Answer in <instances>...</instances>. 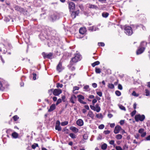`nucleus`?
I'll list each match as a JSON object with an SVG mask.
<instances>
[{
  "label": "nucleus",
  "instance_id": "f257e3e1",
  "mask_svg": "<svg viewBox=\"0 0 150 150\" xmlns=\"http://www.w3.org/2000/svg\"><path fill=\"white\" fill-rule=\"evenodd\" d=\"M8 85L6 82L3 79H0V90L4 91L5 88L7 87Z\"/></svg>",
  "mask_w": 150,
  "mask_h": 150
},
{
  "label": "nucleus",
  "instance_id": "f03ea898",
  "mask_svg": "<svg viewBox=\"0 0 150 150\" xmlns=\"http://www.w3.org/2000/svg\"><path fill=\"white\" fill-rule=\"evenodd\" d=\"M80 55L77 54L74 57L72 58L70 61V65L71 66L80 60Z\"/></svg>",
  "mask_w": 150,
  "mask_h": 150
},
{
  "label": "nucleus",
  "instance_id": "7ed1b4c3",
  "mask_svg": "<svg viewBox=\"0 0 150 150\" xmlns=\"http://www.w3.org/2000/svg\"><path fill=\"white\" fill-rule=\"evenodd\" d=\"M145 119V116L144 115H140L139 114L136 115L135 116V119L137 122L139 121L142 122Z\"/></svg>",
  "mask_w": 150,
  "mask_h": 150
},
{
  "label": "nucleus",
  "instance_id": "20e7f679",
  "mask_svg": "<svg viewBox=\"0 0 150 150\" xmlns=\"http://www.w3.org/2000/svg\"><path fill=\"white\" fill-rule=\"evenodd\" d=\"M124 32L129 36L131 35L133 33L132 28L129 26H127L125 28Z\"/></svg>",
  "mask_w": 150,
  "mask_h": 150
},
{
  "label": "nucleus",
  "instance_id": "39448f33",
  "mask_svg": "<svg viewBox=\"0 0 150 150\" xmlns=\"http://www.w3.org/2000/svg\"><path fill=\"white\" fill-rule=\"evenodd\" d=\"M69 9L71 11H73L74 10L75 8V4L72 2L69 1L68 2Z\"/></svg>",
  "mask_w": 150,
  "mask_h": 150
},
{
  "label": "nucleus",
  "instance_id": "423d86ee",
  "mask_svg": "<svg viewBox=\"0 0 150 150\" xmlns=\"http://www.w3.org/2000/svg\"><path fill=\"white\" fill-rule=\"evenodd\" d=\"M42 54L45 59L47 58L49 59H51L53 55L52 53L51 52H50L49 53H46L43 52L42 53Z\"/></svg>",
  "mask_w": 150,
  "mask_h": 150
},
{
  "label": "nucleus",
  "instance_id": "0eeeda50",
  "mask_svg": "<svg viewBox=\"0 0 150 150\" xmlns=\"http://www.w3.org/2000/svg\"><path fill=\"white\" fill-rule=\"evenodd\" d=\"M62 91L59 89H54L53 91V94L55 96H58L62 93Z\"/></svg>",
  "mask_w": 150,
  "mask_h": 150
},
{
  "label": "nucleus",
  "instance_id": "6e6552de",
  "mask_svg": "<svg viewBox=\"0 0 150 150\" xmlns=\"http://www.w3.org/2000/svg\"><path fill=\"white\" fill-rule=\"evenodd\" d=\"M77 97L78 98V101L79 102L82 104H86V103L83 101L82 100L84 99V97L83 96L80 95L77 96Z\"/></svg>",
  "mask_w": 150,
  "mask_h": 150
},
{
  "label": "nucleus",
  "instance_id": "1a4fd4ad",
  "mask_svg": "<svg viewBox=\"0 0 150 150\" xmlns=\"http://www.w3.org/2000/svg\"><path fill=\"white\" fill-rule=\"evenodd\" d=\"M60 122L59 120H57L56 121L55 129L58 131H61L62 130V128L60 126Z\"/></svg>",
  "mask_w": 150,
  "mask_h": 150
},
{
  "label": "nucleus",
  "instance_id": "9d476101",
  "mask_svg": "<svg viewBox=\"0 0 150 150\" xmlns=\"http://www.w3.org/2000/svg\"><path fill=\"white\" fill-rule=\"evenodd\" d=\"M122 129L121 127L119 125H117L115 128L114 132L115 134H117L119 133L120 130Z\"/></svg>",
  "mask_w": 150,
  "mask_h": 150
},
{
  "label": "nucleus",
  "instance_id": "9b49d317",
  "mask_svg": "<svg viewBox=\"0 0 150 150\" xmlns=\"http://www.w3.org/2000/svg\"><path fill=\"white\" fill-rule=\"evenodd\" d=\"M144 131V129L142 128L140 129L138 131L139 133L141 134L142 137H144L146 135V132Z\"/></svg>",
  "mask_w": 150,
  "mask_h": 150
},
{
  "label": "nucleus",
  "instance_id": "f8f14e48",
  "mask_svg": "<svg viewBox=\"0 0 150 150\" xmlns=\"http://www.w3.org/2000/svg\"><path fill=\"white\" fill-rule=\"evenodd\" d=\"M71 12H72L71 13V16L73 18H75L76 16H78L79 13V11H73Z\"/></svg>",
  "mask_w": 150,
  "mask_h": 150
},
{
  "label": "nucleus",
  "instance_id": "ddd939ff",
  "mask_svg": "<svg viewBox=\"0 0 150 150\" xmlns=\"http://www.w3.org/2000/svg\"><path fill=\"white\" fill-rule=\"evenodd\" d=\"M146 45L147 42H146L143 41L141 43L139 47L142 49H144V50H145L146 46Z\"/></svg>",
  "mask_w": 150,
  "mask_h": 150
},
{
  "label": "nucleus",
  "instance_id": "4468645a",
  "mask_svg": "<svg viewBox=\"0 0 150 150\" xmlns=\"http://www.w3.org/2000/svg\"><path fill=\"white\" fill-rule=\"evenodd\" d=\"M87 116L91 117L92 119H94L95 115L90 110L88 112Z\"/></svg>",
  "mask_w": 150,
  "mask_h": 150
},
{
  "label": "nucleus",
  "instance_id": "2eb2a0df",
  "mask_svg": "<svg viewBox=\"0 0 150 150\" xmlns=\"http://www.w3.org/2000/svg\"><path fill=\"white\" fill-rule=\"evenodd\" d=\"M76 98V96L75 95H72L71 96L70 99V101L73 104L75 103V101Z\"/></svg>",
  "mask_w": 150,
  "mask_h": 150
},
{
  "label": "nucleus",
  "instance_id": "dca6fc26",
  "mask_svg": "<svg viewBox=\"0 0 150 150\" xmlns=\"http://www.w3.org/2000/svg\"><path fill=\"white\" fill-rule=\"evenodd\" d=\"M76 124L79 126H81L83 125V122L81 119L78 120L76 121Z\"/></svg>",
  "mask_w": 150,
  "mask_h": 150
},
{
  "label": "nucleus",
  "instance_id": "f3484780",
  "mask_svg": "<svg viewBox=\"0 0 150 150\" xmlns=\"http://www.w3.org/2000/svg\"><path fill=\"white\" fill-rule=\"evenodd\" d=\"M56 105L54 104H52L50 106V109L48 110V111L49 112H51L56 109Z\"/></svg>",
  "mask_w": 150,
  "mask_h": 150
},
{
  "label": "nucleus",
  "instance_id": "a211bd4d",
  "mask_svg": "<svg viewBox=\"0 0 150 150\" xmlns=\"http://www.w3.org/2000/svg\"><path fill=\"white\" fill-rule=\"evenodd\" d=\"M145 50L144 49H142L141 48L139 47L137 50L136 52V54H137L138 55L142 53Z\"/></svg>",
  "mask_w": 150,
  "mask_h": 150
},
{
  "label": "nucleus",
  "instance_id": "6ab92c4d",
  "mask_svg": "<svg viewBox=\"0 0 150 150\" xmlns=\"http://www.w3.org/2000/svg\"><path fill=\"white\" fill-rule=\"evenodd\" d=\"M86 31V29L85 28H80L79 32L81 34H83L85 33Z\"/></svg>",
  "mask_w": 150,
  "mask_h": 150
},
{
  "label": "nucleus",
  "instance_id": "aec40b11",
  "mask_svg": "<svg viewBox=\"0 0 150 150\" xmlns=\"http://www.w3.org/2000/svg\"><path fill=\"white\" fill-rule=\"evenodd\" d=\"M70 129L71 130L72 132L76 133L78 132L79 131V129L78 128L74 127H70Z\"/></svg>",
  "mask_w": 150,
  "mask_h": 150
},
{
  "label": "nucleus",
  "instance_id": "412c9836",
  "mask_svg": "<svg viewBox=\"0 0 150 150\" xmlns=\"http://www.w3.org/2000/svg\"><path fill=\"white\" fill-rule=\"evenodd\" d=\"M57 70L59 72H60L62 70V63L59 62L57 67Z\"/></svg>",
  "mask_w": 150,
  "mask_h": 150
},
{
  "label": "nucleus",
  "instance_id": "4be33fe9",
  "mask_svg": "<svg viewBox=\"0 0 150 150\" xmlns=\"http://www.w3.org/2000/svg\"><path fill=\"white\" fill-rule=\"evenodd\" d=\"M95 107L96 109V111L98 112H99L100 110V108L99 106V104H96L95 105Z\"/></svg>",
  "mask_w": 150,
  "mask_h": 150
},
{
  "label": "nucleus",
  "instance_id": "5701e85b",
  "mask_svg": "<svg viewBox=\"0 0 150 150\" xmlns=\"http://www.w3.org/2000/svg\"><path fill=\"white\" fill-rule=\"evenodd\" d=\"M109 14L108 13L106 12H104L102 13V16L103 17L106 18L109 16Z\"/></svg>",
  "mask_w": 150,
  "mask_h": 150
},
{
  "label": "nucleus",
  "instance_id": "b1692460",
  "mask_svg": "<svg viewBox=\"0 0 150 150\" xmlns=\"http://www.w3.org/2000/svg\"><path fill=\"white\" fill-rule=\"evenodd\" d=\"M100 62L98 61H96L91 64V65L93 67H95L96 66L99 65Z\"/></svg>",
  "mask_w": 150,
  "mask_h": 150
},
{
  "label": "nucleus",
  "instance_id": "393cba45",
  "mask_svg": "<svg viewBox=\"0 0 150 150\" xmlns=\"http://www.w3.org/2000/svg\"><path fill=\"white\" fill-rule=\"evenodd\" d=\"M83 89H84V91H90L89 86L88 85H86L83 87Z\"/></svg>",
  "mask_w": 150,
  "mask_h": 150
},
{
  "label": "nucleus",
  "instance_id": "a878e982",
  "mask_svg": "<svg viewBox=\"0 0 150 150\" xmlns=\"http://www.w3.org/2000/svg\"><path fill=\"white\" fill-rule=\"evenodd\" d=\"M13 137L14 138H16L18 137V134L16 132L13 133L12 134Z\"/></svg>",
  "mask_w": 150,
  "mask_h": 150
},
{
  "label": "nucleus",
  "instance_id": "bb28decb",
  "mask_svg": "<svg viewBox=\"0 0 150 150\" xmlns=\"http://www.w3.org/2000/svg\"><path fill=\"white\" fill-rule=\"evenodd\" d=\"M107 147V145L106 144L104 143L101 145V148L102 149L105 150L106 149Z\"/></svg>",
  "mask_w": 150,
  "mask_h": 150
},
{
  "label": "nucleus",
  "instance_id": "cd10ccee",
  "mask_svg": "<svg viewBox=\"0 0 150 150\" xmlns=\"http://www.w3.org/2000/svg\"><path fill=\"white\" fill-rule=\"evenodd\" d=\"M115 138L117 139H120L122 138V136L120 134H118L116 136Z\"/></svg>",
  "mask_w": 150,
  "mask_h": 150
},
{
  "label": "nucleus",
  "instance_id": "c85d7f7f",
  "mask_svg": "<svg viewBox=\"0 0 150 150\" xmlns=\"http://www.w3.org/2000/svg\"><path fill=\"white\" fill-rule=\"evenodd\" d=\"M95 72L96 73L99 74L101 72V69L100 68H95Z\"/></svg>",
  "mask_w": 150,
  "mask_h": 150
},
{
  "label": "nucleus",
  "instance_id": "c756f323",
  "mask_svg": "<svg viewBox=\"0 0 150 150\" xmlns=\"http://www.w3.org/2000/svg\"><path fill=\"white\" fill-rule=\"evenodd\" d=\"M88 7L90 8H92L96 9L97 8V7L96 6L92 4L89 5L88 6Z\"/></svg>",
  "mask_w": 150,
  "mask_h": 150
},
{
  "label": "nucleus",
  "instance_id": "7c9ffc66",
  "mask_svg": "<svg viewBox=\"0 0 150 150\" xmlns=\"http://www.w3.org/2000/svg\"><path fill=\"white\" fill-rule=\"evenodd\" d=\"M4 49V47H3L2 48L0 47V51L2 52L3 54H6L7 51L6 50L5 51Z\"/></svg>",
  "mask_w": 150,
  "mask_h": 150
},
{
  "label": "nucleus",
  "instance_id": "2f4dec72",
  "mask_svg": "<svg viewBox=\"0 0 150 150\" xmlns=\"http://www.w3.org/2000/svg\"><path fill=\"white\" fill-rule=\"evenodd\" d=\"M69 135V136L72 139H75L76 138V135L73 133H70Z\"/></svg>",
  "mask_w": 150,
  "mask_h": 150
},
{
  "label": "nucleus",
  "instance_id": "473e14b6",
  "mask_svg": "<svg viewBox=\"0 0 150 150\" xmlns=\"http://www.w3.org/2000/svg\"><path fill=\"white\" fill-rule=\"evenodd\" d=\"M146 95L147 96H150V91L148 89L145 90Z\"/></svg>",
  "mask_w": 150,
  "mask_h": 150
},
{
  "label": "nucleus",
  "instance_id": "72a5a7b5",
  "mask_svg": "<svg viewBox=\"0 0 150 150\" xmlns=\"http://www.w3.org/2000/svg\"><path fill=\"white\" fill-rule=\"evenodd\" d=\"M68 123V121H65L62 122L61 123V125L62 126H64L65 125H67Z\"/></svg>",
  "mask_w": 150,
  "mask_h": 150
},
{
  "label": "nucleus",
  "instance_id": "f704fd0d",
  "mask_svg": "<svg viewBox=\"0 0 150 150\" xmlns=\"http://www.w3.org/2000/svg\"><path fill=\"white\" fill-rule=\"evenodd\" d=\"M51 17L53 21L55 20L57 18V16L54 14L52 15Z\"/></svg>",
  "mask_w": 150,
  "mask_h": 150
},
{
  "label": "nucleus",
  "instance_id": "c9c22d12",
  "mask_svg": "<svg viewBox=\"0 0 150 150\" xmlns=\"http://www.w3.org/2000/svg\"><path fill=\"white\" fill-rule=\"evenodd\" d=\"M116 95L117 96H120L121 95V93L118 91H116L115 92Z\"/></svg>",
  "mask_w": 150,
  "mask_h": 150
},
{
  "label": "nucleus",
  "instance_id": "e433bc0d",
  "mask_svg": "<svg viewBox=\"0 0 150 150\" xmlns=\"http://www.w3.org/2000/svg\"><path fill=\"white\" fill-rule=\"evenodd\" d=\"M88 30L91 31L95 30L94 29V26L89 27L88 28Z\"/></svg>",
  "mask_w": 150,
  "mask_h": 150
},
{
  "label": "nucleus",
  "instance_id": "4c0bfd02",
  "mask_svg": "<svg viewBox=\"0 0 150 150\" xmlns=\"http://www.w3.org/2000/svg\"><path fill=\"white\" fill-rule=\"evenodd\" d=\"M108 87L111 89H113L114 88V86L112 84L109 83L108 84Z\"/></svg>",
  "mask_w": 150,
  "mask_h": 150
},
{
  "label": "nucleus",
  "instance_id": "58836bf2",
  "mask_svg": "<svg viewBox=\"0 0 150 150\" xmlns=\"http://www.w3.org/2000/svg\"><path fill=\"white\" fill-rule=\"evenodd\" d=\"M38 146V144H37L35 143L32 146V147L33 149H35L36 147Z\"/></svg>",
  "mask_w": 150,
  "mask_h": 150
},
{
  "label": "nucleus",
  "instance_id": "ea45409f",
  "mask_svg": "<svg viewBox=\"0 0 150 150\" xmlns=\"http://www.w3.org/2000/svg\"><path fill=\"white\" fill-rule=\"evenodd\" d=\"M120 108L122 110H124V111H126V108L125 107L123 106L122 105H119Z\"/></svg>",
  "mask_w": 150,
  "mask_h": 150
},
{
  "label": "nucleus",
  "instance_id": "a19ab883",
  "mask_svg": "<svg viewBox=\"0 0 150 150\" xmlns=\"http://www.w3.org/2000/svg\"><path fill=\"white\" fill-rule=\"evenodd\" d=\"M62 101V100L61 98L57 100L56 103V105H58L59 103H61Z\"/></svg>",
  "mask_w": 150,
  "mask_h": 150
},
{
  "label": "nucleus",
  "instance_id": "79ce46f5",
  "mask_svg": "<svg viewBox=\"0 0 150 150\" xmlns=\"http://www.w3.org/2000/svg\"><path fill=\"white\" fill-rule=\"evenodd\" d=\"M63 131L64 132V133L65 134H68L69 132V130L68 129L66 128H64L63 130Z\"/></svg>",
  "mask_w": 150,
  "mask_h": 150
},
{
  "label": "nucleus",
  "instance_id": "37998d69",
  "mask_svg": "<svg viewBox=\"0 0 150 150\" xmlns=\"http://www.w3.org/2000/svg\"><path fill=\"white\" fill-rule=\"evenodd\" d=\"M90 107L92 110L94 111H96V108L95 106L93 105H90Z\"/></svg>",
  "mask_w": 150,
  "mask_h": 150
},
{
  "label": "nucleus",
  "instance_id": "c03bdc74",
  "mask_svg": "<svg viewBox=\"0 0 150 150\" xmlns=\"http://www.w3.org/2000/svg\"><path fill=\"white\" fill-rule=\"evenodd\" d=\"M63 86V85L61 84H60L59 83H57V88H62Z\"/></svg>",
  "mask_w": 150,
  "mask_h": 150
},
{
  "label": "nucleus",
  "instance_id": "a18cd8bd",
  "mask_svg": "<svg viewBox=\"0 0 150 150\" xmlns=\"http://www.w3.org/2000/svg\"><path fill=\"white\" fill-rule=\"evenodd\" d=\"M132 94L133 96L136 97H137L139 96V94L137 93L134 91H133Z\"/></svg>",
  "mask_w": 150,
  "mask_h": 150
},
{
  "label": "nucleus",
  "instance_id": "49530a36",
  "mask_svg": "<svg viewBox=\"0 0 150 150\" xmlns=\"http://www.w3.org/2000/svg\"><path fill=\"white\" fill-rule=\"evenodd\" d=\"M115 148L117 150H123L122 149V148L120 146H116Z\"/></svg>",
  "mask_w": 150,
  "mask_h": 150
},
{
  "label": "nucleus",
  "instance_id": "de8ad7c7",
  "mask_svg": "<svg viewBox=\"0 0 150 150\" xmlns=\"http://www.w3.org/2000/svg\"><path fill=\"white\" fill-rule=\"evenodd\" d=\"M53 90H54V89L52 88V89H50L48 90V93L49 94H50V95H51L52 94V92L53 93Z\"/></svg>",
  "mask_w": 150,
  "mask_h": 150
},
{
  "label": "nucleus",
  "instance_id": "09e8293b",
  "mask_svg": "<svg viewBox=\"0 0 150 150\" xmlns=\"http://www.w3.org/2000/svg\"><path fill=\"white\" fill-rule=\"evenodd\" d=\"M136 113V111L135 110L133 111L131 113V116L133 117Z\"/></svg>",
  "mask_w": 150,
  "mask_h": 150
},
{
  "label": "nucleus",
  "instance_id": "8fccbe9b",
  "mask_svg": "<svg viewBox=\"0 0 150 150\" xmlns=\"http://www.w3.org/2000/svg\"><path fill=\"white\" fill-rule=\"evenodd\" d=\"M13 118L15 121H17L19 118V117L16 115H15L13 117Z\"/></svg>",
  "mask_w": 150,
  "mask_h": 150
},
{
  "label": "nucleus",
  "instance_id": "3c124183",
  "mask_svg": "<svg viewBox=\"0 0 150 150\" xmlns=\"http://www.w3.org/2000/svg\"><path fill=\"white\" fill-rule=\"evenodd\" d=\"M98 45L99 46L104 47L105 46V44L104 43L102 42H98Z\"/></svg>",
  "mask_w": 150,
  "mask_h": 150
},
{
  "label": "nucleus",
  "instance_id": "603ef678",
  "mask_svg": "<svg viewBox=\"0 0 150 150\" xmlns=\"http://www.w3.org/2000/svg\"><path fill=\"white\" fill-rule=\"evenodd\" d=\"M104 125L103 124L100 125L98 127L100 129H103L104 128Z\"/></svg>",
  "mask_w": 150,
  "mask_h": 150
},
{
  "label": "nucleus",
  "instance_id": "864d4df0",
  "mask_svg": "<svg viewBox=\"0 0 150 150\" xmlns=\"http://www.w3.org/2000/svg\"><path fill=\"white\" fill-rule=\"evenodd\" d=\"M103 132L105 134H109L110 133V131L108 130H105Z\"/></svg>",
  "mask_w": 150,
  "mask_h": 150
},
{
  "label": "nucleus",
  "instance_id": "5fc2aeb1",
  "mask_svg": "<svg viewBox=\"0 0 150 150\" xmlns=\"http://www.w3.org/2000/svg\"><path fill=\"white\" fill-rule=\"evenodd\" d=\"M79 87L78 86H74L73 88V92H74V91H76V90H79Z\"/></svg>",
  "mask_w": 150,
  "mask_h": 150
},
{
  "label": "nucleus",
  "instance_id": "6e6d98bb",
  "mask_svg": "<svg viewBox=\"0 0 150 150\" xmlns=\"http://www.w3.org/2000/svg\"><path fill=\"white\" fill-rule=\"evenodd\" d=\"M118 89L122 90V85L120 84H119L118 86Z\"/></svg>",
  "mask_w": 150,
  "mask_h": 150
},
{
  "label": "nucleus",
  "instance_id": "4d7b16f0",
  "mask_svg": "<svg viewBox=\"0 0 150 150\" xmlns=\"http://www.w3.org/2000/svg\"><path fill=\"white\" fill-rule=\"evenodd\" d=\"M97 94L100 97H101L102 96V93L101 92H97Z\"/></svg>",
  "mask_w": 150,
  "mask_h": 150
},
{
  "label": "nucleus",
  "instance_id": "13d9d810",
  "mask_svg": "<svg viewBox=\"0 0 150 150\" xmlns=\"http://www.w3.org/2000/svg\"><path fill=\"white\" fill-rule=\"evenodd\" d=\"M88 135L86 134H84L83 135V138L85 139H88Z\"/></svg>",
  "mask_w": 150,
  "mask_h": 150
},
{
  "label": "nucleus",
  "instance_id": "bf43d9fd",
  "mask_svg": "<svg viewBox=\"0 0 150 150\" xmlns=\"http://www.w3.org/2000/svg\"><path fill=\"white\" fill-rule=\"evenodd\" d=\"M128 148L126 144L124 145L123 146V148H122V149L123 150H125L126 149Z\"/></svg>",
  "mask_w": 150,
  "mask_h": 150
},
{
  "label": "nucleus",
  "instance_id": "052dcab7",
  "mask_svg": "<svg viewBox=\"0 0 150 150\" xmlns=\"http://www.w3.org/2000/svg\"><path fill=\"white\" fill-rule=\"evenodd\" d=\"M140 135L138 134H137L135 135V137L137 139H139V137Z\"/></svg>",
  "mask_w": 150,
  "mask_h": 150
},
{
  "label": "nucleus",
  "instance_id": "680f3d73",
  "mask_svg": "<svg viewBox=\"0 0 150 150\" xmlns=\"http://www.w3.org/2000/svg\"><path fill=\"white\" fill-rule=\"evenodd\" d=\"M115 141L114 140H112L109 142V144H110L113 145L114 144Z\"/></svg>",
  "mask_w": 150,
  "mask_h": 150
},
{
  "label": "nucleus",
  "instance_id": "e2e57ef3",
  "mask_svg": "<svg viewBox=\"0 0 150 150\" xmlns=\"http://www.w3.org/2000/svg\"><path fill=\"white\" fill-rule=\"evenodd\" d=\"M92 86L93 88H96L97 87V84L95 83H93L92 84Z\"/></svg>",
  "mask_w": 150,
  "mask_h": 150
},
{
  "label": "nucleus",
  "instance_id": "0e129e2a",
  "mask_svg": "<svg viewBox=\"0 0 150 150\" xmlns=\"http://www.w3.org/2000/svg\"><path fill=\"white\" fill-rule=\"evenodd\" d=\"M97 102V100L96 99H94L92 101V103L93 104V105H94V104L96 103Z\"/></svg>",
  "mask_w": 150,
  "mask_h": 150
},
{
  "label": "nucleus",
  "instance_id": "69168bd1",
  "mask_svg": "<svg viewBox=\"0 0 150 150\" xmlns=\"http://www.w3.org/2000/svg\"><path fill=\"white\" fill-rule=\"evenodd\" d=\"M36 74H33V79L35 80L36 79Z\"/></svg>",
  "mask_w": 150,
  "mask_h": 150
},
{
  "label": "nucleus",
  "instance_id": "338daca9",
  "mask_svg": "<svg viewBox=\"0 0 150 150\" xmlns=\"http://www.w3.org/2000/svg\"><path fill=\"white\" fill-rule=\"evenodd\" d=\"M124 120H121L120 121V124L121 125H122L124 123Z\"/></svg>",
  "mask_w": 150,
  "mask_h": 150
},
{
  "label": "nucleus",
  "instance_id": "774afa93",
  "mask_svg": "<svg viewBox=\"0 0 150 150\" xmlns=\"http://www.w3.org/2000/svg\"><path fill=\"white\" fill-rule=\"evenodd\" d=\"M146 140L150 141V135H149V136L147 137H146Z\"/></svg>",
  "mask_w": 150,
  "mask_h": 150
}]
</instances>
